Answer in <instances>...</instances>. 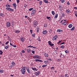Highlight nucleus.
<instances>
[{"label":"nucleus","mask_w":77,"mask_h":77,"mask_svg":"<svg viewBox=\"0 0 77 77\" xmlns=\"http://www.w3.org/2000/svg\"><path fill=\"white\" fill-rule=\"evenodd\" d=\"M10 76H11V77H14V75H11Z\"/></svg>","instance_id":"obj_60"},{"label":"nucleus","mask_w":77,"mask_h":77,"mask_svg":"<svg viewBox=\"0 0 77 77\" xmlns=\"http://www.w3.org/2000/svg\"><path fill=\"white\" fill-rule=\"evenodd\" d=\"M54 45V44H52L51 43V45H50V46H51V47H52Z\"/></svg>","instance_id":"obj_46"},{"label":"nucleus","mask_w":77,"mask_h":77,"mask_svg":"<svg viewBox=\"0 0 77 77\" xmlns=\"http://www.w3.org/2000/svg\"><path fill=\"white\" fill-rule=\"evenodd\" d=\"M75 29V27H73L70 30H74Z\"/></svg>","instance_id":"obj_41"},{"label":"nucleus","mask_w":77,"mask_h":77,"mask_svg":"<svg viewBox=\"0 0 77 77\" xmlns=\"http://www.w3.org/2000/svg\"><path fill=\"white\" fill-rule=\"evenodd\" d=\"M26 66L23 67L21 69V72L22 74H24L26 72Z\"/></svg>","instance_id":"obj_1"},{"label":"nucleus","mask_w":77,"mask_h":77,"mask_svg":"<svg viewBox=\"0 0 77 77\" xmlns=\"http://www.w3.org/2000/svg\"><path fill=\"white\" fill-rule=\"evenodd\" d=\"M32 48H34L35 49V48H36V49L37 48H36V47H33V46H32Z\"/></svg>","instance_id":"obj_57"},{"label":"nucleus","mask_w":77,"mask_h":77,"mask_svg":"<svg viewBox=\"0 0 77 77\" xmlns=\"http://www.w3.org/2000/svg\"><path fill=\"white\" fill-rule=\"evenodd\" d=\"M31 69H32V70H33L34 71H37L38 70H36V68H33V67H32L31 68Z\"/></svg>","instance_id":"obj_16"},{"label":"nucleus","mask_w":77,"mask_h":77,"mask_svg":"<svg viewBox=\"0 0 77 77\" xmlns=\"http://www.w3.org/2000/svg\"><path fill=\"white\" fill-rule=\"evenodd\" d=\"M0 52H1L0 53V54L2 55V54H3V52L2 51H1Z\"/></svg>","instance_id":"obj_45"},{"label":"nucleus","mask_w":77,"mask_h":77,"mask_svg":"<svg viewBox=\"0 0 77 77\" xmlns=\"http://www.w3.org/2000/svg\"><path fill=\"white\" fill-rule=\"evenodd\" d=\"M59 8H60H60H62V6H61L60 5L59 6Z\"/></svg>","instance_id":"obj_59"},{"label":"nucleus","mask_w":77,"mask_h":77,"mask_svg":"<svg viewBox=\"0 0 77 77\" xmlns=\"http://www.w3.org/2000/svg\"><path fill=\"white\" fill-rule=\"evenodd\" d=\"M33 8H31L29 9V11H32V10H33Z\"/></svg>","instance_id":"obj_44"},{"label":"nucleus","mask_w":77,"mask_h":77,"mask_svg":"<svg viewBox=\"0 0 77 77\" xmlns=\"http://www.w3.org/2000/svg\"><path fill=\"white\" fill-rule=\"evenodd\" d=\"M46 18H47L48 20H49L50 18V17H47Z\"/></svg>","instance_id":"obj_53"},{"label":"nucleus","mask_w":77,"mask_h":77,"mask_svg":"<svg viewBox=\"0 0 77 77\" xmlns=\"http://www.w3.org/2000/svg\"><path fill=\"white\" fill-rule=\"evenodd\" d=\"M17 3H19V2H20V0H16Z\"/></svg>","instance_id":"obj_47"},{"label":"nucleus","mask_w":77,"mask_h":77,"mask_svg":"<svg viewBox=\"0 0 77 77\" xmlns=\"http://www.w3.org/2000/svg\"><path fill=\"white\" fill-rule=\"evenodd\" d=\"M60 48H62L63 49L65 48L64 46L62 45L61 47H60Z\"/></svg>","instance_id":"obj_27"},{"label":"nucleus","mask_w":77,"mask_h":77,"mask_svg":"<svg viewBox=\"0 0 77 77\" xmlns=\"http://www.w3.org/2000/svg\"><path fill=\"white\" fill-rule=\"evenodd\" d=\"M20 31H19V30H16L15 32V33H20Z\"/></svg>","instance_id":"obj_28"},{"label":"nucleus","mask_w":77,"mask_h":77,"mask_svg":"<svg viewBox=\"0 0 77 77\" xmlns=\"http://www.w3.org/2000/svg\"><path fill=\"white\" fill-rule=\"evenodd\" d=\"M57 17H58V14H56L54 18H57Z\"/></svg>","instance_id":"obj_24"},{"label":"nucleus","mask_w":77,"mask_h":77,"mask_svg":"<svg viewBox=\"0 0 77 77\" xmlns=\"http://www.w3.org/2000/svg\"><path fill=\"white\" fill-rule=\"evenodd\" d=\"M32 53H33V54H35V51H32Z\"/></svg>","instance_id":"obj_51"},{"label":"nucleus","mask_w":77,"mask_h":77,"mask_svg":"<svg viewBox=\"0 0 77 77\" xmlns=\"http://www.w3.org/2000/svg\"><path fill=\"white\" fill-rule=\"evenodd\" d=\"M30 31L31 32V34H32V33H33V30H32L31 29L30 30Z\"/></svg>","instance_id":"obj_42"},{"label":"nucleus","mask_w":77,"mask_h":77,"mask_svg":"<svg viewBox=\"0 0 77 77\" xmlns=\"http://www.w3.org/2000/svg\"><path fill=\"white\" fill-rule=\"evenodd\" d=\"M48 43L49 44V45H50L51 44V41H49V42H48Z\"/></svg>","instance_id":"obj_35"},{"label":"nucleus","mask_w":77,"mask_h":77,"mask_svg":"<svg viewBox=\"0 0 77 77\" xmlns=\"http://www.w3.org/2000/svg\"><path fill=\"white\" fill-rule=\"evenodd\" d=\"M68 27L69 28H71L72 27V24H70L68 25Z\"/></svg>","instance_id":"obj_22"},{"label":"nucleus","mask_w":77,"mask_h":77,"mask_svg":"<svg viewBox=\"0 0 77 77\" xmlns=\"http://www.w3.org/2000/svg\"><path fill=\"white\" fill-rule=\"evenodd\" d=\"M65 53H66L67 54H68V53H69V52L68 51V50H66L65 51Z\"/></svg>","instance_id":"obj_39"},{"label":"nucleus","mask_w":77,"mask_h":77,"mask_svg":"<svg viewBox=\"0 0 77 77\" xmlns=\"http://www.w3.org/2000/svg\"><path fill=\"white\" fill-rule=\"evenodd\" d=\"M47 33V31L45 30V31H43V35H45V34H46V33Z\"/></svg>","instance_id":"obj_14"},{"label":"nucleus","mask_w":77,"mask_h":77,"mask_svg":"<svg viewBox=\"0 0 77 77\" xmlns=\"http://www.w3.org/2000/svg\"><path fill=\"white\" fill-rule=\"evenodd\" d=\"M35 13H36V10H33L32 11L31 15H34L35 14Z\"/></svg>","instance_id":"obj_7"},{"label":"nucleus","mask_w":77,"mask_h":77,"mask_svg":"<svg viewBox=\"0 0 77 77\" xmlns=\"http://www.w3.org/2000/svg\"><path fill=\"white\" fill-rule=\"evenodd\" d=\"M13 6H14V7L15 9H16L17 7V5L15 3H14L13 4Z\"/></svg>","instance_id":"obj_20"},{"label":"nucleus","mask_w":77,"mask_h":77,"mask_svg":"<svg viewBox=\"0 0 77 77\" xmlns=\"http://www.w3.org/2000/svg\"><path fill=\"white\" fill-rule=\"evenodd\" d=\"M34 59H39L41 58V57L40 56L38 55H36L33 56Z\"/></svg>","instance_id":"obj_4"},{"label":"nucleus","mask_w":77,"mask_h":77,"mask_svg":"<svg viewBox=\"0 0 77 77\" xmlns=\"http://www.w3.org/2000/svg\"><path fill=\"white\" fill-rule=\"evenodd\" d=\"M68 22L67 21L65 22H64L63 23H62V24L63 25H66V24H67V23H68Z\"/></svg>","instance_id":"obj_15"},{"label":"nucleus","mask_w":77,"mask_h":77,"mask_svg":"<svg viewBox=\"0 0 77 77\" xmlns=\"http://www.w3.org/2000/svg\"><path fill=\"white\" fill-rule=\"evenodd\" d=\"M47 66V65H43L42 66V67L43 68H44V67H46Z\"/></svg>","instance_id":"obj_36"},{"label":"nucleus","mask_w":77,"mask_h":77,"mask_svg":"<svg viewBox=\"0 0 77 77\" xmlns=\"http://www.w3.org/2000/svg\"><path fill=\"white\" fill-rule=\"evenodd\" d=\"M67 4L68 5H70V3H69V2H68L67 3Z\"/></svg>","instance_id":"obj_58"},{"label":"nucleus","mask_w":77,"mask_h":77,"mask_svg":"<svg viewBox=\"0 0 77 77\" xmlns=\"http://www.w3.org/2000/svg\"><path fill=\"white\" fill-rule=\"evenodd\" d=\"M44 27H47V24L45 23L44 24Z\"/></svg>","instance_id":"obj_31"},{"label":"nucleus","mask_w":77,"mask_h":77,"mask_svg":"<svg viewBox=\"0 0 77 77\" xmlns=\"http://www.w3.org/2000/svg\"><path fill=\"white\" fill-rule=\"evenodd\" d=\"M61 42L62 40L59 41V42L58 43H57V44H60V42Z\"/></svg>","instance_id":"obj_54"},{"label":"nucleus","mask_w":77,"mask_h":77,"mask_svg":"<svg viewBox=\"0 0 77 77\" xmlns=\"http://www.w3.org/2000/svg\"><path fill=\"white\" fill-rule=\"evenodd\" d=\"M0 16L2 17H5V15L3 13H0Z\"/></svg>","instance_id":"obj_17"},{"label":"nucleus","mask_w":77,"mask_h":77,"mask_svg":"<svg viewBox=\"0 0 77 77\" xmlns=\"http://www.w3.org/2000/svg\"><path fill=\"white\" fill-rule=\"evenodd\" d=\"M11 64L13 65V66H15V63H14V62L12 61L11 63Z\"/></svg>","instance_id":"obj_19"},{"label":"nucleus","mask_w":77,"mask_h":77,"mask_svg":"<svg viewBox=\"0 0 77 77\" xmlns=\"http://www.w3.org/2000/svg\"><path fill=\"white\" fill-rule=\"evenodd\" d=\"M15 48L16 47H17V46L16 45H13V46Z\"/></svg>","instance_id":"obj_61"},{"label":"nucleus","mask_w":77,"mask_h":77,"mask_svg":"<svg viewBox=\"0 0 77 77\" xmlns=\"http://www.w3.org/2000/svg\"><path fill=\"white\" fill-rule=\"evenodd\" d=\"M35 36V34H32V37H34V36Z\"/></svg>","instance_id":"obj_48"},{"label":"nucleus","mask_w":77,"mask_h":77,"mask_svg":"<svg viewBox=\"0 0 77 77\" xmlns=\"http://www.w3.org/2000/svg\"><path fill=\"white\" fill-rule=\"evenodd\" d=\"M64 77H69V75H68L67 74H66L64 75Z\"/></svg>","instance_id":"obj_26"},{"label":"nucleus","mask_w":77,"mask_h":77,"mask_svg":"<svg viewBox=\"0 0 77 77\" xmlns=\"http://www.w3.org/2000/svg\"><path fill=\"white\" fill-rule=\"evenodd\" d=\"M40 73L41 72H40L38 71L37 72H35V75L36 76L39 75L40 74Z\"/></svg>","instance_id":"obj_8"},{"label":"nucleus","mask_w":77,"mask_h":77,"mask_svg":"<svg viewBox=\"0 0 77 77\" xmlns=\"http://www.w3.org/2000/svg\"><path fill=\"white\" fill-rule=\"evenodd\" d=\"M13 66H13V65H11L10 66V68H13Z\"/></svg>","instance_id":"obj_43"},{"label":"nucleus","mask_w":77,"mask_h":77,"mask_svg":"<svg viewBox=\"0 0 77 77\" xmlns=\"http://www.w3.org/2000/svg\"><path fill=\"white\" fill-rule=\"evenodd\" d=\"M4 71L3 69H0V73H3V72Z\"/></svg>","instance_id":"obj_32"},{"label":"nucleus","mask_w":77,"mask_h":77,"mask_svg":"<svg viewBox=\"0 0 77 77\" xmlns=\"http://www.w3.org/2000/svg\"><path fill=\"white\" fill-rule=\"evenodd\" d=\"M9 45H7V46H5V49H8V48H9Z\"/></svg>","instance_id":"obj_33"},{"label":"nucleus","mask_w":77,"mask_h":77,"mask_svg":"<svg viewBox=\"0 0 77 77\" xmlns=\"http://www.w3.org/2000/svg\"><path fill=\"white\" fill-rule=\"evenodd\" d=\"M9 42H7L6 43V45H8V44L9 43Z\"/></svg>","instance_id":"obj_55"},{"label":"nucleus","mask_w":77,"mask_h":77,"mask_svg":"<svg viewBox=\"0 0 77 77\" xmlns=\"http://www.w3.org/2000/svg\"><path fill=\"white\" fill-rule=\"evenodd\" d=\"M38 41H39L40 42H41V39H40V38L38 37V38H37Z\"/></svg>","instance_id":"obj_38"},{"label":"nucleus","mask_w":77,"mask_h":77,"mask_svg":"<svg viewBox=\"0 0 77 77\" xmlns=\"http://www.w3.org/2000/svg\"><path fill=\"white\" fill-rule=\"evenodd\" d=\"M44 54L45 57H48V54L44 53Z\"/></svg>","instance_id":"obj_18"},{"label":"nucleus","mask_w":77,"mask_h":77,"mask_svg":"<svg viewBox=\"0 0 77 77\" xmlns=\"http://www.w3.org/2000/svg\"><path fill=\"white\" fill-rule=\"evenodd\" d=\"M40 29L39 28V27H37L36 28V30L38 32H38H39V30H40Z\"/></svg>","instance_id":"obj_23"},{"label":"nucleus","mask_w":77,"mask_h":77,"mask_svg":"<svg viewBox=\"0 0 77 77\" xmlns=\"http://www.w3.org/2000/svg\"><path fill=\"white\" fill-rule=\"evenodd\" d=\"M66 12L67 14H70L71 13V11L69 10V9H66Z\"/></svg>","instance_id":"obj_10"},{"label":"nucleus","mask_w":77,"mask_h":77,"mask_svg":"<svg viewBox=\"0 0 77 77\" xmlns=\"http://www.w3.org/2000/svg\"><path fill=\"white\" fill-rule=\"evenodd\" d=\"M6 9L8 11H14V10L11 8H6Z\"/></svg>","instance_id":"obj_6"},{"label":"nucleus","mask_w":77,"mask_h":77,"mask_svg":"<svg viewBox=\"0 0 77 77\" xmlns=\"http://www.w3.org/2000/svg\"><path fill=\"white\" fill-rule=\"evenodd\" d=\"M29 47H30V48H32V47H33V46H32L31 45H30L27 47V48H29Z\"/></svg>","instance_id":"obj_40"},{"label":"nucleus","mask_w":77,"mask_h":77,"mask_svg":"<svg viewBox=\"0 0 77 77\" xmlns=\"http://www.w3.org/2000/svg\"><path fill=\"white\" fill-rule=\"evenodd\" d=\"M27 51L28 52V53H30V49H28L27 50Z\"/></svg>","instance_id":"obj_34"},{"label":"nucleus","mask_w":77,"mask_h":77,"mask_svg":"<svg viewBox=\"0 0 77 77\" xmlns=\"http://www.w3.org/2000/svg\"><path fill=\"white\" fill-rule=\"evenodd\" d=\"M6 7H7V8H9V7H11V6L9 5H5Z\"/></svg>","instance_id":"obj_29"},{"label":"nucleus","mask_w":77,"mask_h":77,"mask_svg":"<svg viewBox=\"0 0 77 77\" xmlns=\"http://www.w3.org/2000/svg\"><path fill=\"white\" fill-rule=\"evenodd\" d=\"M7 26L8 27H10L11 26V23L9 22H8L7 23Z\"/></svg>","instance_id":"obj_9"},{"label":"nucleus","mask_w":77,"mask_h":77,"mask_svg":"<svg viewBox=\"0 0 77 77\" xmlns=\"http://www.w3.org/2000/svg\"><path fill=\"white\" fill-rule=\"evenodd\" d=\"M22 53H25V51L24 50H23L22 51Z\"/></svg>","instance_id":"obj_56"},{"label":"nucleus","mask_w":77,"mask_h":77,"mask_svg":"<svg viewBox=\"0 0 77 77\" xmlns=\"http://www.w3.org/2000/svg\"><path fill=\"white\" fill-rule=\"evenodd\" d=\"M57 32H63V30H62L61 29H58L57 30Z\"/></svg>","instance_id":"obj_13"},{"label":"nucleus","mask_w":77,"mask_h":77,"mask_svg":"<svg viewBox=\"0 0 77 77\" xmlns=\"http://www.w3.org/2000/svg\"><path fill=\"white\" fill-rule=\"evenodd\" d=\"M35 60V62H43V61L41 60L36 59Z\"/></svg>","instance_id":"obj_11"},{"label":"nucleus","mask_w":77,"mask_h":77,"mask_svg":"<svg viewBox=\"0 0 77 77\" xmlns=\"http://www.w3.org/2000/svg\"><path fill=\"white\" fill-rule=\"evenodd\" d=\"M51 13L53 15H54L55 14V12H54V11H51Z\"/></svg>","instance_id":"obj_25"},{"label":"nucleus","mask_w":77,"mask_h":77,"mask_svg":"<svg viewBox=\"0 0 77 77\" xmlns=\"http://www.w3.org/2000/svg\"><path fill=\"white\" fill-rule=\"evenodd\" d=\"M51 69L54 70V67H52L51 68Z\"/></svg>","instance_id":"obj_37"},{"label":"nucleus","mask_w":77,"mask_h":77,"mask_svg":"<svg viewBox=\"0 0 77 77\" xmlns=\"http://www.w3.org/2000/svg\"><path fill=\"white\" fill-rule=\"evenodd\" d=\"M62 3H64L65 2V0H61Z\"/></svg>","instance_id":"obj_49"},{"label":"nucleus","mask_w":77,"mask_h":77,"mask_svg":"<svg viewBox=\"0 0 77 77\" xmlns=\"http://www.w3.org/2000/svg\"><path fill=\"white\" fill-rule=\"evenodd\" d=\"M75 15L76 17L77 18V15L76 14H75Z\"/></svg>","instance_id":"obj_64"},{"label":"nucleus","mask_w":77,"mask_h":77,"mask_svg":"<svg viewBox=\"0 0 77 77\" xmlns=\"http://www.w3.org/2000/svg\"><path fill=\"white\" fill-rule=\"evenodd\" d=\"M39 5L41 6V5L42 4V2L41 1H40L39 2Z\"/></svg>","instance_id":"obj_30"},{"label":"nucleus","mask_w":77,"mask_h":77,"mask_svg":"<svg viewBox=\"0 0 77 77\" xmlns=\"http://www.w3.org/2000/svg\"><path fill=\"white\" fill-rule=\"evenodd\" d=\"M33 26L35 27H36V26H37V25H38V22L36 21V20H34L33 21Z\"/></svg>","instance_id":"obj_3"},{"label":"nucleus","mask_w":77,"mask_h":77,"mask_svg":"<svg viewBox=\"0 0 77 77\" xmlns=\"http://www.w3.org/2000/svg\"><path fill=\"white\" fill-rule=\"evenodd\" d=\"M44 1L45 3H48V0H44Z\"/></svg>","instance_id":"obj_21"},{"label":"nucleus","mask_w":77,"mask_h":77,"mask_svg":"<svg viewBox=\"0 0 77 77\" xmlns=\"http://www.w3.org/2000/svg\"><path fill=\"white\" fill-rule=\"evenodd\" d=\"M74 8L75 9H77V8L76 7H75Z\"/></svg>","instance_id":"obj_63"},{"label":"nucleus","mask_w":77,"mask_h":77,"mask_svg":"<svg viewBox=\"0 0 77 77\" xmlns=\"http://www.w3.org/2000/svg\"><path fill=\"white\" fill-rule=\"evenodd\" d=\"M57 38H58V36L57 35H55L53 38L52 40L53 41H56V40H57Z\"/></svg>","instance_id":"obj_5"},{"label":"nucleus","mask_w":77,"mask_h":77,"mask_svg":"<svg viewBox=\"0 0 77 77\" xmlns=\"http://www.w3.org/2000/svg\"><path fill=\"white\" fill-rule=\"evenodd\" d=\"M26 68L28 73H30V72H31V71L30 70V67H29L26 66Z\"/></svg>","instance_id":"obj_2"},{"label":"nucleus","mask_w":77,"mask_h":77,"mask_svg":"<svg viewBox=\"0 0 77 77\" xmlns=\"http://www.w3.org/2000/svg\"><path fill=\"white\" fill-rule=\"evenodd\" d=\"M27 5L26 4L24 5V7L25 8H26V7H27Z\"/></svg>","instance_id":"obj_52"},{"label":"nucleus","mask_w":77,"mask_h":77,"mask_svg":"<svg viewBox=\"0 0 77 77\" xmlns=\"http://www.w3.org/2000/svg\"><path fill=\"white\" fill-rule=\"evenodd\" d=\"M44 63L45 64H47V63H48V62H47V61H44Z\"/></svg>","instance_id":"obj_50"},{"label":"nucleus","mask_w":77,"mask_h":77,"mask_svg":"<svg viewBox=\"0 0 77 77\" xmlns=\"http://www.w3.org/2000/svg\"><path fill=\"white\" fill-rule=\"evenodd\" d=\"M74 13H75V14H77V11H75L74 12Z\"/></svg>","instance_id":"obj_62"},{"label":"nucleus","mask_w":77,"mask_h":77,"mask_svg":"<svg viewBox=\"0 0 77 77\" xmlns=\"http://www.w3.org/2000/svg\"><path fill=\"white\" fill-rule=\"evenodd\" d=\"M21 40V41L23 42H24L25 41V38H21L20 39Z\"/></svg>","instance_id":"obj_12"}]
</instances>
